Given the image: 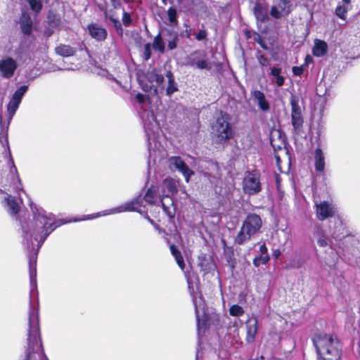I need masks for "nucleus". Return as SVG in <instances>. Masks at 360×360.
Listing matches in <instances>:
<instances>
[{
	"instance_id": "f8f14e48",
	"label": "nucleus",
	"mask_w": 360,
	"mask_h": 360,
	"mask_svg": "<svg viewBox=\"0 0 360 360\" xmlns=\"http://www.w3.org/2000/svg\"><path fill=\"white\" fill-rule=\"evenodd\" d=\"M169 162L171 168L174 167L181 172L184 175L186 182H188L190 177L194 173L184 162V161L180 157H172L169 158Z\"/></svg>"
},
{
	"instance_id": "393cba45",
	"label": "nucleus",
	"mask_w": 360,
	"mask_h": 360,
	"mask_svg": "<svg viewBox=\"0 0 360 360\" xmlns=\"http://www.w3.org/2000/svg\"><path fill=\"white\" fill-rule=\"evenodd\" d=\"M166 77L168 79V84L166 89V94L167 96H171L174 92L178 91L177 84L175 82L174 78L171 71L167 72Z\"/></svg>"
},
{
	"instance_id": "f257e3e1",
	"label": "nucleus",
	"mask_w": 360,
	"mask_h": 360,
	"mask_svg": "<svg viewBox=\"0 0 360 360\" xmlns=\"http://www.w3.org/2000/svg\"><path fill=\"white\" fill-rule=\"evenodd\" d=\"M160 195L154 188H149L144 197L138 196L131 201L127 202L118 207L110 210L89 214L82 219H75L68 221L58 219L56 216L44 210L43 208L31 203L30 209L32 213V219L26 221L20 219L23 238V245L28 252L29 271L30 285L35 288L37 285V259L40 248L46 238L58 227L70 221L94 219L101 216H106L124 212H137L140 214L146 213V204H159Z\"/></svg>"
},
{
	"instance_id": "2eb2a0df",
	"label": "nucleus",
	"mask_w": 360,
	"mask_h": 360,
	"mask_svg": "<svg viewBox=\"0 0 360 360\" xmlns=\"http://www.w3.org/2000/svg\"><path fill=\"white\" fill-rule=\"evenodd\" d=\"M290 5L288 0H278V3L271 7L270 14L274 18L278 19L290 12Z\"/></svg>"
},
{
	"instance_id": "09e8293b",
	"label": "nucleus",
	"mask_w": 360,
	"mask_h": 360,
	"mask_svg": "<svg viewBox=\"0 0 360 360\" xmlns=\"http://www.w3.org/2000/svg\"><path fill=\"white\" fill-rule=\"evenodd\" d=\"M109 19L112 22V23L114 24V26L116 28H121V23L117 18H114L113 16L110 15V16H109Z\"/></svg>"
},
{
	"instance_id": "de8ad7c7",
	"label": "nucleus",
	"mask_w": 360,
	"mask_h": 360,
	"mask_svg": "<svg viewBox=\"0 0 360 360\" xmlns=\"http://www.w3.org/2000/svg\"><path fill=\"white\" fill-rule=\"evenodd\" d=\"M184 26L186 27L184 30L185 37L190 39L192 34H193V30L186 24H184Z\"/></svg>"
},
{
	"instance_id": "1a4fd4ad",
	"label": "nucleus",
	"mask_w": 360,
	"mask_h": 360,
	"mask_svg": "<svg viewBox=\"0 0 360 360\" xmlns=\"http://www.w3.org/2000/svg\"><path fill=\"white\" fill-rule=\"evenodd\" d=\"M243 188L245 193L255 195L261 190L259 174L257 171L248 172L243 181Z\"/></svg>"
},
{
	"instance_id": "603ef678",
	"label": "nucleus",
	"mask_w": 360,
	"mask_h": 360,
	"mask_svg": "<svg viewBox=\"0 0 360 360\" xmlns=\"http://www.w3.org/2000/svg\"><path fill=\"white\" fill-rule=\"evenodd\" d=\"M1 120H2V118H1V115H0V135H3L4 133H6L7 131V129H8V127H4L2 125Z\"/></svg>"
},
{
	"instance_id": "8fccbe9b",
	"label": "nucleus",
	"mask_w": 360,
	"mask_h": 360,
	"mask_svg": "<svg viewBox=\"0 0 360 360\" xmlns=\"http://www.w3.org/2000/svg\"><path fill=\"white\" fill-rule=\"evenodd\" d=\"M259 252L262 256L264 255H268V250L265 244H262L259 247Z\"/></svg>"
},
{
	"instance_id": "20e7f679",
	"label": "nucleus",
	"mask_w": 360,
	"mask_h": 360,
	"mask_svg": "<svg viewBox=\"0 0 360 360\" xmlns=\"http://www.w3.org/2000/svg\"><path fill=\"white\" fill-rule=\"evenodd\" d=\"M27 336L25 360H49L42 347L38 309L32 304L30 306Z\"/></svg>"
},
{
	"instance_id": "2f4dec72",
	"label": "nucleus",
	"mask_w": 360,
	"mask_h": 360,
	"mask_svg": "<svg viewBox=\"0 0 360 360\" xmlns=\"http://www.w3.org/2000/svg\"><path fill=\"white\" fill-rule=\"evenodd\" d=\"M271 73L276 84L281 86L284 83V77L281 75V69H271Z\"/></svg>"
},
{
	"instance_id": "bf43d9fd",
	"label": "nucleus",
	"mask_w": 360,
	"mask_h": 360,
	"mask_svg": "<svg viewBox=\"0 0 360 360\" xmlns=\"http://www.w3.org/2000/svg\"><path fill=\"white\" fill-rule=\"evenodd\" d=\"M294 75H301L304 72V69H292Z\"/></svg>"
},
{
	"instance_id": "680f3d73",
	"label": "nucleus",
	"mask_w": 360,
	"mask_h": 360,
	"mask_svg": "<svg viewBox=\"0 0 360 360\" xmlns=\"http://www.w3.org/2000/svg\"><path fill=\"white\" fill-rule=\"evenodd\" d=\"M141 214H144V215H145V217H146V219H148V220L149 221V222H150L151 224H153V225L155 227V229H158V226H156V225L155 224L154 221H153V219H150V217H149L148 216V214H147V212H146V213H142Z\"/></svg>"
},
{
	"instance_id": "58836bf2",
	"label": "nucleus",
	"mask_w": 360,
	"mask_h": 360,
	"mask_svg": "<svg viewBox=\"0 0 360 360\" xmlns=\"http://www.w3.org/2000/svg\"><path fill=\"white\" fill-rule=\"evenodd\" d=\"M229 313L233 316H241L244 314V310L238 304H233L230 307Z\"/></svg>"
},
{
	"instance_id": "6ab92c4d",
	"label": "nucleus",
	"mask_w": 360,
	"mask_h": 360,
	"mask_svg": "<svg viewBox=\"0 0 360 360\" xmlns=\"http://www.w3.org/2000/svg\"><path fill=\"white\" fill-rule=\"evenodd\" d=\"M246 342H254L258 330V320L256 317H251L246 322Z\"/></svg>"
},
{
	"instance_id": "9b49d317",
	"label": "nucleus",
	"mask_w": 360,
	"mask_h": 360,
	"mask_svg": "<svg viewBox=\"0 0 360 360\" xmlns=\"http://www.w3.org/2000/svg\"><path fill=\"white\" fill-rule=\"evenodd\" d=\"M316 214L319 220L323 221L334 217L337 212L335 205L331 200L315 201Z\"/></svg>"
},
{
	"instance_id": "4468645a",
	"label": "nucleus",
	"mask_w": 360,
	"mask_h": 360,
	"mask_svg": "<svg viewBox=\"0 0 360 360\" xmlns=\"http://www.w3.org/2000/svg\"><path fill=\"white\" fill-rule=\"evenodd\" d=\"M262 224V219L259 216L255 214H250L243 221V226H244L247 231L255 235L259 231Z\"/></svg>"
},
{
	"instance_id": "39448f33",
	"label": "nucleus",
	"mask_w": 360,
	"mask_h": 360,
	"mask_svg": "<svg viewBox=\"0 0 360 360\" xmlns=\"http://www.w3.org/2000/svg\"><path fill=\"white\" fill-rule=\"evenodd\" d=\"M319 356L323 360H338L339 342L331 335L320 334L313 339Z\"/></svg>"
},
{
	"instance_id": "052dcab7",
	"label": "nucleus",
	"mask_w": 360,
	"mask_h": 360,
	"mask_svg": "<svg viewBox=\"0 0 360 360\" xmlns=\"http://www.w3.org/2000/svg\"><path fill=\"white\" fill-rule=\"evenodd\" d=\"M258 38L259 40L257 41L261 45V46L265 49H267L269 48L268 46L266 44H264V41L262 39H260L259 37H258Z\"/></svg>"
},
{
	"instance_id": "4d7b16f0",
	"label": "nucleus",
	"mask_w": 360,
	"mask_h": 360,
	"mask_svg": "<svg viewBox=\"0 0 360 360\" xmlns=\"http://www.w3.org/2000/svg\"><path fill=\"white\" fill-rule=\"evenodd\" d=\"M333 69H324L323 73V78L324 80H326V77L328 75H330Z\"/></svg>"
},
{
	"instance_id": "3c124183",
	"label": "nucleus",
	"mask_w": 360,
	"mask_h": 360,
	"mask_svg": "<svg viewBox=\"0 0 360 360\" xmlns=\"http://www.w3.org/2000/svg\"><path fill=\"white\" fill-rule=\"evenodd\" d=\"M176 41H177V38L175 37L174 39H173L172 40H171L168 42L169 49L172 50L176 47Z\"/></svg>"
},
{
	"instance_id": "a19ab883",
	"label": "nucleus",
	"mask_w": 360,
	"mask_h": 360,
	"mask_svg": "<svg viewBox=\"0 0 360 360\" xmlns=\"http://www.w3.org/2000/svg\"><path fill=\"white\" fill-rule=\"evenodd\" d=\"M330 259H326V264L331 268L335 266L338 259V254L332 248H330Z\"/></svg>"
},
{
	"instance_id": "6e6d98bb",
	"label": "nucleus",
	"mask_w": 360,
	"mask_h": 360,
	"mask_svg": "<svg viewBox=\"0 0 360 360\" xmlns=\"http://www.w3.org/2000/svg\"><path fill=\"white\" fill-rule=\"evenodd\" d=\"M281 255V252L279 249H276L273 251L272 252V255L274 257H275L276 259L278 258Z\"/></svg>"
},
{
	"instance_id": "0eeeda50",
	"label": "nucleus",
	"mask_w": 360,
	"mask_h": 360,
	"mask_svg": "<svg viewBox=\"0 0 360 360\" xmlns=\"http://www.w3.org/2000/svg\"><path fill=\"white\" fill-rule=\"evenodd\" d=\"M229 116L226 113H220L212 127L214 135L219 143L231 139L234 135V130L229 122Z\"/></svg>"
},
{
	"instance_id": "7ed1b4c3",
	"label": "nucleus",
	"mask_w": 360,
	"mask_h": 360,
	"mask_svg": "<svg viewBox=\"0 0 360 360\" xmlns=\"http://www.w3.org/2000/svg\"><path fill=\"white\" fill-rule=\"evenodd\" d=\"M8 166V171L6 172L5 176L0 181V191L3 193H15L20 196V193H24V190L12 158L9 159ZM4 206L11 215L15 216L20 210V205L15 198L8 193H6V197L4 198Z\"/></svg>"
},
{
	"instance_id": "e2e57ef3",
	"label": "nucleus",
	"mask_w": 360,
	"mask_h": 360,
	"mask_svg": "<svg viewBox=\"0 0 360 360\" xmlns=\"http://www.w3.org/2000/svg\"><path fill=\"white\" fill-rule=\"evenodd\" d=\"M112 2L113 4V6H114L115 8H118L121 5V4L120 2L116 3L115 0H112Z\"/></svg>"
},
{
	"instance_id": "bb28decb",
	"label": "nucleus",
	"mask_w": 360,
	"mask_h": 360,
	"mask_svg": "<svg viewBox=\"0 0 360 360\" xmlns=\"http://www.w3.org/2000/svg\"><path fill=\"white\" fill-rule=\"evenodd\" d=\"M170 250H171L172 255L175 258V260H176L178 266L181 268V269L182 271H184V267H185V264H184V258L181 255V253L180 252V251H179V250L176 248V247L174 245H170Z\"/></svg>"
},
{
	"instance_id": "a18cd8bd",
	"label": "nucleus",
	"mask_w": 360,
	"mask_h": 360,
	"mask_svg": "<svg viewBox=\"0 0 360 360\" xmlns=\"http://www.w3.org/2000/svg\"><path fill=\"white\" fill-rule=\"evenodd\" d=\"M150 49L151 46L150 44H146L144 46V50H143V57L146 60H148L150 57Z\"/></svg>"
},
{
	"instance_id": "37998d69",
	"label": "nucleus",
	"mask_w": 360,
	"mask_h": 360,
	"mask_svg": "<svg viewBox=\"0 0 360 360\" xmlns=\"http://www.w3.org/2000/svg\"><path fill=\"white\" fill-rule=\"evenodd\" d=\"M122 21L125 27H129L131 22V15L129 13L124 11Z\"/></svg>"
},
{
	"instance_id": "13d9d810",
	"label": "nucleus",
	"mask_w": 360,
	"mask_h": 360,
	"mask_svg": "<svg viewBox=\"0 0 360 360\" xmlns=\"http://www.w3.org/2000/svg\"><path fill=\"white\" fill-rule=\"evenodd\" d=\"M255 13L257 18H261L262 20L263 19V18L262 16L260 17V15H261V8H260L255 7Z\"/></svg>"
},
{
	"instance_id": "412c9836",
	"label": "nucleus",
	"mask_w": 360,
	"mask_h": 360,
	"mask_svg": "<svg viewBox=\"0 0 360 360\" xmlns=\"http://www.w3.org/2000/svg\"><path fill=\"white\" fill-rule=\"evenodd\" d=\"M88 30L91 37L97 41H103L107 37L106 30L96 24H90Z\"/></svg>"
},
{
	"instance_id": "a211bd4d",
	"label": "nucleus",
	"mask_w": 360,
	"mask_h": 360,
	"mask_svg": "<svg viewBox=\"0 0 360 360\" xmlns=\"http://www.w3.org/2000/svg\"><path fill=\"white\" fill-rule=\"evenodd\" d=\"M251 99L253 103H257L261 110L268 111L270 109L269 102L266 98L263 92L259 90L252 91Z\"/></svg>"
},
{
	"instance_id": "ea45409f",
	"label": "nucleus",
	"mask_w": 360,
	"mask_h": 360,
	"mask_svg": "<svg viewBox=\"0 0 360 360\" xmlns=\"http://www.w3.org/2000/svg\"><path fill=\"white\" fill-rule=\"evenodd\" d=\"M304 262L305 261L302 258L296 257L290 261L288 266L291 269H299L304 264Z\"/></svg>"
},
{
	"instance_id": "49530a36",
	"label": "nucleus",
	"mask_w": 360,
	"mask_h": 360,
	"mask_svg": "<svg viewBox=\"0 0 360 360\" xmlns=\"http://www.w3.org/2000/svg\"><path fill=\"white\" fill-rule=\"evenodd\" d=\"M206 37H207V32L205 30H200L195 36V39L198 41H202V40L205 39Z\"/></svg>"
},
{
	"instance_id": "338daca9",
	"label": "nucleus",
	"mask_w": 360,
	"mask_h": 360,
	"mask_svg": "<svg viewBox=\"0 0 360 360\" xmlns=\"http://www.w3.org/2000/svg\"><path fill=\"white\" fill-rule=\"evenodd\" d=\"M126 1H130V2H133L134 0H125Z\"/></svg>"
},
{
	"instance_id": "f03ea898",
	"label": "nucleus",
	"mask_w": 360,
	"mask_h": 360,
	"mask_svg": "<svg viewBox=\"0 0 360 360\" xmlns=\"http://www.w3.org/2000/svg\"><path fill=\"white\" fill-rule=\"evenodd\" d=\"M136 99L140 105L139 114L147 137L148 158L149 160L155 162L157 159H160L165 154L164 146L160 140L162 131L153 111L150 110L149 104L146 103L147 97L138 93L136 95Z\"/></svg>"
},
{
	"instance_id": "a878e982",
	"label": "nucleus",
	"mask_w": 360,
	"mask_h": 360,
	"mask_svg": "<svg viewBox=\"0 0 360 360\" xmlns=\"http://www.w3.org/2000/svg\"><path fill=\"white\" fill-rule=\"evenodd\" d=\"M252 236L253 235L251 233L247 231L246 229H244V226H242L235 239V242L238 245H242L244 243L248 241Z\"/></svg>"
},
{
	"instance_id": "aec40b11",
	"label": "nucleus",
	"mask_w": 360,
	"mask_h": 360,
	"mask_svg": "<svg viewBox=\"0 0 360 360\" xmlns=\"http://www.w3.org/2000/svg\"><path fill=\"white\" fill-rule=\"evenodd\" d=\"M314 165L316 172L323 174L326 168V156L321 148H317L314 152Z\"/></svg>"
},
{
	"instance_id": "ddd939ff",
	"label": "nucleus",
	"mask_w": 360,
	"mask_h": 360,
	"mask_svg": "<svg viewBox=\"0 0 360 360\" xmlns=\"http://www.w3.org/2000/svg\"><path fill=\"white\" fill-rule=\"evenodd\" d=\"M290 104L292 108L291 118L292 124L295 130H299L302 125L303 119L302 117V110L298 105V101L295 96L291 97Z\"/></svg>"
},
{
	"instance_id": "473e14b6",
	"label": "nucleus",
	"mask_w": 360,
	"mask_h": 360,
	"mask_svg": "<svg viewBox=\"0 0 360 360\" xmlns=\"http://www.w3.org/2000/svg\"><path fill=\"white\" fill-rule=\"evenodd\" d=\"M164 189H167L169 195H173L176 192L175 182L172 179H165L163 182Z\"/></svg>"
},
{
	"instance_id": "7c9ffc66",
	"label": "nucleus",
	"mask_w": 360,
	"mask_h": 360,
	"mask_svg": "<svg viewBox=\"0 0 360 360\" xmlns=\"http://www.w3.org/2000/svg\"><path fill=\"white\" fill-rule=\"evenodd\" d=\"M28 89L27 85H22L19 87L13 94L12 98L21 103L22 98Z\"/></svg>"
},
{
	"instance_id": "4be33fe9",
	"label": "nucleus",
	"mask_w": 360,
	"mask_h": 360,
	"mask_svg": "<svg viewBox=\"0 0 360 360\" xmlns=\"http://www.w3.org/2000/svg\"><path fill=\"white\" fill-rule=\"evenodd\" d=\"M22 32L25 35H30L32 32V20L27 13H23L19 20Z\"/></svg>"
},
{
	"instance_id": "c9c22d12",
	"label": "nucleus",
	"mask_w": 360,
	"mask_h": 360,
	"mask_svg": "<svg viewBox=\"0 0 360 360\" xmlns=\"http://www.w3.org/2000/svg\"><path fill=\"white\" fill-rule=\"evenodd\" d=\"M153 47L155 50L163 53L165 50V44L160 36H157L155 37L153 44Z\"/></svg>"
},
{
	"instance_id": "c756f323",
	"label": "nucleus",
	"mask_w": 360,
	"mask_h": 360,
	"mask_svg": "<svg viewBox=\"0 0 360 360\" xmlns=\"http://www.w3.org/2000/svg\"><path fill=\"white\" fill-rule=\"evenodd\" d=\"M95 70H96V72H94V73H95L101 77H105L107 79L114 81L120 85L121 83L118 80V79L117 77H115L113 74L110 73L108 71V69H95Z\"/></svg>"
},
{
	"instance_id": "f3484780",
	"label": "nucleus",
	"mask_w": 360,
	"mask_h": 360,
	"mask_svg": "<svg viewBox=\"0 0 360 360\" xmlns=\"http://www.w3.org/2000/svg\"><path fill=\"white\" fill-rule=\"evenodd\" d=\"M159 202L161 203L163 211L169 218H174L176 213V208L171 195L169 194L164 195L160 198Z\"/></svg>"
},
{
	"instance_id": "9d476101",
	"label": "nucleus",
	"mask_w": 360,
	"mask_h": 360,
	"mask_svg": "<svg viewBox=\"0 0 360 360\" xmlns=\"http://www.w3.org/2000/svg\"><path fill=\"white\" fill-rule=\"evenodd\" d=\"M316 96L317 108L319 109L321 114L322 115L326 109L328 102L333 100L335 94L330 88H327L324 84H319L316 87Z\"/></svg>"
},
{
	"instance_id": "5701e85b",
	"label": "nucleus",
	"mask_w": 360,
	"mask_h": 360,
	"mask_svg": "<svg viewBox=\"0 0 360 360\" xmlns=\"http://www.w3.org/2000/svg\"><path fill=\"white\" fill-rule=\"evenodd\" d=\"M313 234L319 246L326 247L328 245V237L325 231L320 225L314 227Z\"/></svg>"
},
{
	"instance_id": "c85d7f7f",
	"label": "nucleus",
	"mask_w": 360,
	"mask_h": 360,
	"mask_svg": "<svg viewBox=\"0 0 360 360\" xmlns=\"http://www.w3.org/2000/svg\"><path fill=\"white\" fill-rule=\"evenodd\" d=\"M20 104V102L14 100L13 98H11L8 104L7 105V112L9 116V121L10 122L15 113L16 112L19 105Z\"/></svg>"
},
{
	"instance_id": "864d4df0",
	"label": "nucleus",
	"mask_w": 360,
	"mask_h": 360,
	"mask_svg": "<svg viewBox=\"0 0 360 360\" xmlns=\"http://www.w3.org/2000/svg\"><path fill=\"white\" fill-rule=\"evenodd\" d=\"M198 68H207V63L206 60H200V61H198Z\"/></svg>"
},
{
	"instance_id": "0e129e2a",
	"label": "nucleus",
	"mask_w": 360,
	"mask_h": 360,
	"mask_svg": "<svg viewBox=\"0 0 360 360\" xmlns=\"http://www.w3.org/2000/svg\"><path fill=\"white\" fill-rule=\"evenodd\" d=\"M345 4H349L352 0H342Z\"/></svg>"
},
{
	"instance_id": "c03bdc74",
	"label": "nucleus",
	"mask_w": 360,
	"mask_h": 360,
	"mask_svg": "<svg viewBox=\"0 0 360 360\" xmlns=\"http://www.w3.org/2000/svg\"><path fill=\"white\" fill-rule=\"evenodd\" d=\"M15 69H0L1 74L3 77L10 78L14 75Z\"/></svg>"
},
{
	"instance_id": "79ce46f5",
	"label": "nucleus",
	"mask_w": 360,
	"mask_h": 360,
	"mask_svg": "<svg viewBox=\"0 0 360 360\" xmlns=\"http://www.w3.org/2000/svg\"><path fill=\"white\" fill-rule=\"evenodd\" d=\"M0 68H16V63L11 58H6L0 63Z\"/></svg>"
},
{
	"instance_id": "cd10ccee",
	"label": "nucleus",
	"mask_w": 360,
	"mask_h": 360,
	"mask_svg": "<svg viewBox=\"0 0 360 360\" xmlns=\"http://www.w3.org/2000/svg\"><path fill=\"white\" fill-rule=\"evenodd\" d=\"M56 52L63 57H68L74 55L75 51L68 45H60L56 48Z\"/></svg>"
},
{
	"instance_id": "774afa93",
	"label": "nucleus",
	"mask_w": 360,
	"mask_h": 360,
	"mask_svg": "<svg viewBox=\"0 0 360 360\" xmlns=\"http://www.w3.org/2000/svg\"><path fill=\"white\" fill-rule=\"evenodd\" d=\"M250 360H257V359H250Z\"/></svg>"
},
{
	"instance_id": "6e6552de",
	"label": "nucleus",
	"mask_w": 360,
	"mask_h": 360,
	"mask_svg": "<svg viewBox=\"0 0 360 360\" xmlns=\"http://www.w3.org/2000/svg\"><path fill=\"white\" fill-rule=\"evenodd\" d=\"M193 302L195 311L198 333L200 335L201 331L204 332L207 328L208 319L205 311L203 300L200 297L198 298L193 297Z\"/></svg>"
},
{
	"instance_id": "b1692460",
	"label": "nucleus",
	"mask_w": 360,
	"mask_h": 360,
	"mask_svg": "<svg viewBox=\"0 0 360 360\" xmlns=\"http://www.w3.org/2000/svg\"><path fill=\"white\" fill-rule=\"evenodd\" d=\"M328 51V44L326 41L321 39H315L312 53L316 57L323 56Z\"/></svg>"
},
{
	"instance_id": "5fc2aeb1",
	"label": "nucleus",
	"mask_w": 360,
	"mask_h": 360,
	"mask_svg": "<svg viewBox=\"0 0 360 360\" xmlns=\"http://www.w3.org/2000/svg\"><path fill=\"white\" fill-rule=\"evenodd\" d=\"M313 61V58L310 55H307L305 57V65H310Z\"/></svg>"
},
{
	"instance_id": "72a5a7b5",
	"label": "nucleus",
	"mask_w": 360,
	"mask_h": 360,
	"mask_svg": "<svg viewBox=\"0 0 360 360\" xmlns=\"http://www.w3.org/2000/svg\"><path fill=\"white\" fill-rule=\"evenodd\" d=\"M27 2L31 10L36 13H39L42 9L43 4L41 0H27Z\"/></svg>"
},
{
	"instance_id": "f704fd0d",
	"label": "nucleus",
	"mask_w": 360,
	"mask_h": 360,
	"mask_svg": "<svg viewBox=\"0 0 360 360\" xmlns=\"http://www.w3.org/2000/svg\"><path fill=\"white\" fill-rule=\"evenodd\" d=\"M167 15H168V20L169 21V23L171 25H176L178 23L177 21V12L176 10L173 8L170 7L167 11Z\"/></svg>"
},
{
	"instance_id": "e433bc0d",
	"label": "nucleus",
	"mask_w": 360,
	"mask_h": 360,
	"mask_svg": "<svg viewBox=\"0 0 360 360\" xmlns=\"http://www.w3.org/2000/svg\"><path fill=\"white\" fill-rule=\"evenodd\" d=\"M347 11V6H346L345 5H338L335 8V13L340 19L345 20Z\"/></svg>"
},
{
	"instance_id": "69168bd1",
	"label": "nucleus",
	"mask_w": 360,
	"mask_h": 360,
	"mask_svg": "<svg viewBox=\"0 0 360 360\" xmlns=\"http://www.w3.org/2000/svg\"><path fill=\"white\" fill-rule=\"evenodd\" d=\"M333 237L334 238H338L339 237V235H336L335 233H333Z\"/></svg>"
},
{
	"instance_id": "4c0bfd02",
	"label": "nucleus",
	"mask_w": 360,
	"mask_h": 360,
	"mask_svg": "<svg viewBox=\"0 0 360 360\" xmlns=\"http://www.w3.org/2000/svg\"><path fill=\"white\" fill-rule=\"evenodd\" d=\"M270 259L269 255L258 256L254 258L253 264L256 267H259L260 264H266Z\"/></svg>"
},
{
	"instance_id": "dca6fc26",
	"label": "nucleus",
	"mask_w": 360,
	"mask_h": 360,
	"mask_svg": "<svg viewBox=\"0 0 360 360\" xmlns=\"http://www.w3.org/2000/svg\"><path fill=\"white\" fill-rule=\"evenodd\" d=\"M46 72L48 71L43 72L41 69H19L18 77L20 82H28Z\"/></svg>"
},
{
	"instance_id": "423d86ee",
	"label": "nucleus",
	"mask_w": 360,
	"mask_h": 360,
	"mask_svg": "<svg viewBox=\"0 0 360 360\" xmlns=\"http://www.w3.org/2000/svg\"><path fill=\"white\" fill-rule=\"evenodd\" d=\"M138 82L141 89L150 94H158V89L163 87L164 76L159 69H136Z\"/></svg>"
}]
</instances>
